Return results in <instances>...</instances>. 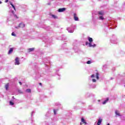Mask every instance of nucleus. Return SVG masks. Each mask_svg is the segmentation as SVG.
Instances as JSON below:
<instances>
[{
  "label": "nucleus",
  "instance_id": "32",
  "mask_svg": "<svg viewBox=\"0 0 125 125\" xmlns=\"http://www.w3.org/2000/svg\"><path fill=\"white\" fill-rule=\"evenodd\" d=\"M8 0H5V2H8Z\"/></svg>",
  "mask_w": 125,
  "mask_h": 125
},
{
  "label": "nucleus",
  "instance_id": "17",
  "mask_svg": "<svg viewBox=\"0 0 125 125\" xmlns=\"http://www.w3.org/2000/svg\"><path fill=\"white\" fill-rule=\"evenodd\" d=\"M26 92H28V93H31V89H27L26 90Z\"/></svg>",
  "mask_w": 125,
  "mask_h": 125
},
{
  "label": "nucleus",
  "instance_id": "16",
  "mask_svg": "<svg viewBox=\"0 0 125 125\" xmlns=\"http://www.w3.org/2000/svg\"><path fill=\"white\" fill-rule=\"evenodd\" d=\"M99 19H100V20H104V18H103V16H101L99 17Z\"/></svg>",
  "mask_w": 125,
  "mask_h": 125
},
{
  "label": "nucleus",
  "instance_id": "26",
  "mask_svg": "<svg viewBox=\"0 0 125 125\" xmlns=\"http://www.w3.org/2000/svg\"><path fill=\"white\" fill-rule=\"evenodd\" d=\"M91 78H94V74H92L91 76Z\"/></svg>",
  "mask_w": 125,
  "mask_h": 125
},
{
  "label": "nucleus",
  "instance_id": "2",
  "mask_svg": "<svg viewBox=\"0 0 125 125\" xmlns=\"http://www.w3.org/2000/svg\"><path fill=\"white\" fill-rule=\"evenodd\" d=\"M74 19L75 21H79V18L77 17V14H74Z\"/></svg>",
  "mask_w": 125,
  "mask_h": 125
},
{
  "label": "nucleus",
  "instance_id": "28",
  "mask_svg": "<svg viewBox=\"0 0 125 125\" xmlns=\"http://www.w3.org/2000/svg\"><path fill=\"white\" fill-rule=\"evenodd\" d=\"M96 46V45L95 44L92 45V46L93 47H95V46Z\"/></svg>",
  "mask_w": 125,
  "mask_h": 125
},
{
  "label": "nucleus",
  "instance_id": "11",
  "mask_svg": "<svg viewBox=\"0 0 125 125\" xmlns=\"http://www.w3.org/2000/svg\"><path fill=\"white\" fill-rule=\"evenodd\" d=\"M8 87H9V84L7 83L5 86L6 90H7L8 89Z\"/></svg>",
  "mask_w": 125,
  "mask_h": 125
},
{
  "label": "nucleus",
  "instance_id": "1",
  "mask_svg": "<svg viewBox=\"0 0 125 125\" xmlns=\"http://www.w3.org/2000/svg\"><path fill=\"white\" fill-rule=\"evenodd\" d=\"M15 65H19L20 64V62L19 61V58L16 57L15 60Z\"/></svg>",
  "mask_w": 125,
  "mask_h": 125
},
{
  "label": "nucleus",
  "instance_id": "9",
  "mask_svg": "<svg viewBox=\"0 0 125 125\" xmlns=\"http://www.w3.org/2000/svg\"><path fill=\"white\" fill-rule=\"evenodd\" d=\"M108 101H109V98H107L105 100H104L103 102V104H106L107 103V102H108Z\"/></svg>",
  "mask_w": 125,
  "mask_h": 125
},
{
  "label": "nucleus",
  "instance_id": "31",
  "mask_svg": "<svg viewBox=\"0 0 125 125\" xmlns=\"http://www.w3.org/2000/svg\"><path fill=\"white\" fill-rule=\"evenodd\" d=\"M85 44H86V45H87V44H88V42H86Z\"/></svg>",
  "mask_w": 125,
  "mask_h": 125
},
{
  "label": "nucleus",
  "instance_id": "3",
  "mask_svg": "<svg viewBox=\"0 0 125 125\" xmlns=\"http://www.w3.org/2000/svg\"><path fill=\"white\" fill-rule=\"evenodd\" d=\"M66 10V8H59L58 9L59 12H63V11H65Z\"/></svg>",
  "mask_w": 125,
  "mask_h": 125
},
{
  "label": "nucleus",
  "instance_id": "13",
  "mask_svg": "<svg viewBox=\"0 0 125 125\" xmlns=\"http://www.w3.org/2000/svg\"><path fill=\"white\" fill-rule=\"evenodd\" d=\"M52 17L54 18V19H57L58 18V16H55V15H51Z\"/></svg>",
  "mask_w": 125,
  "mask_h": 125
},
{
  "label": "nucleus",
  "instance_id": "18",
  "mask_svg": "<svg viewBox=\"0 0 125 125\" xmlns=\"http://www.w3.org/2000/svg\"><path fill=\"white\" fill-rule=\"evenodd\" d=\"M89 47H92V44H91V42H90L89 43Z\"/></svg>",
  "mask_w": 125,
  "mask_h": 125
},
{
  "label": "nucleus",
  "instance_id": "21",
  "mask_svg": "<svg viewBox=\"0 0 125 125\" xmlns=\"http://www.w3.org/2000/svg\"><path fill=\"white\" fill-rule=\"evenodd\" d=\"M91 63V62L90 61H88L86 62L87 64H90Z\"/></svg>",
  "mask_w": 125,
  "mask_h": 125
},
{
  "label": "nucleus",
  "instance_id": "15",
  "mask_svg": "<svg viewBox=\"0 0 125 125\" xmlns=\"http://www.w3.org/2000/svg\"><path fill=\"white\" fill-rule=\"evenodd\" d=\"M115 114L117 116H121V115L120 114V113H119V111H118L117 110L115 111Z\"/></svg>",
  "mask_w": 125,
  "mask_h": 125
},
{
  "label": "nucleus",
  "instance_id": "22",
  "mask_svg": "<svg viewBox=\"0 0 125 125\" xmlns=\"http://www.w3.org/2000/svg\"><path fill=\"white\" fill-rule=\"evenodd\" d=\"M92 82H93V83H96V80L93 79H92Z\"/></svg>",
  "mask_w": 125,
  "mask_h": 125
},
{
  "label": "nucleus",
  "instance_id": "10",
  "mask_svg": "<svg viewBox=\"0 0 125 125\" xmlns=\"http://www.w3.org/2000/svg\"><path fill=\"white\" fill-rule=\"evenodd\" d=\"M12 52H13V48H11L9 50L8 54H10L11 53H12Z\"/></svg>",
  "mask_w": 125,
  "mask_h": 125
},
{
  "label": "nucleus",
  "instance_id": "25",
  "mask_svg": "<svg viewBox=\"0 0 125 125\" xmlns=\"http://www.w3.org/2000/svg\"><path fill=\"white\" fill-rule=\"evenodd\" d=\"M12 36H14V37H15V36H16V35H15V34L14 33V32H12Z\"/></svg>",
  "mask_w": 125,
  "mask_h": 125
},
{
  "label": "nucleus",
  "instance_id": "35",
  "mask_svg": "<svg viewBox=\"0 0 125 125\" xmlns=\"http://www.w3.org/2000/svg\"><path fill=\"white\" fill-rule=\"evenodd\" d=\"M107 125H110V124H109V123H108V124H107Z\"/></svg>",
  "mask_w": 125,
  "mask_h": 125
},
{
  "label": "nucleus",
  "instance_id": "12",
  "mask_svg": "<svg viewBox=\"0 0 125 125\" xmlns=\"http://www.w3.org/2000/svg\"><path fill=\"white\" fill-rule=\"evenodd\" d=\"M98 14H99V15H104V13L103 11H101L98 12Z\"/></svg>",
  "mask_w": 125,
  "mask_h": 125
},
{
  "label": "nucleus",
  "instance_id": "7",
  "mask_svg": "<svg viewBox=\"0 0 125 125\" xmlns=\"http://www.w3.org/2000/svg\"><path fill=\"white\" fill-rule=\"evenodd\" d=\"M34 50H35V48H31L28 49V52H32V51H34Z\"/></svg>",
  "mask_w": 125,
  "mask_h": 125
},
{
  "label": "nucleus",
  "instance_id": "36",
  "mask_svg": "<svg viewBox=\"0 0 125 125\" xmlns=\"http://www.w3.org/2000/svg\"><path fill=\"white\" fill-rule=\"evenodd\" d=\"M80 125H82V123H80Z\"/></svg>",
  "mask_w": 125,
  "mask_h": 125
},
{
  "label": "nucleus",
  "instance_id": "29",
  "mask_svg": "<svg viewBox=\"0 0 125 125\" xmlns=\"http://www.w3.org/2000/svg\"><path fill=\"white\" fill-rule=\"evenodd\" d=\"M19 83H20V85H22V83L21 82H19Z\"/></svg>",
  "mask_w": 125,
  "mask_h": 125
},
{
  "label": "nucleus",
  "instance_id": "30",
  "mask_svg": "<svg viewBox=\"0 0 125 125\" xmlns=\"http://www.w3.org/2000/svg\"><path fill=\"white\" fill-rule=\"evenodd\" d=\"M39 84L40 85H41L42 86V84L41 83H39Z\"/></svg>",
  "mask_w": 125,
  "mask_h": 125
},
{
  "label": "nucleus",
  "instance_id": "23",
  "mask_svg": "<svg viewBox=\"0 0 125 125\" xmlns=\"http://www.w3.org/2000/svg\"><path fill=\"white\" fill-rule=\"evenodd\" d=\"M18 92L20 93H23V92L21 90H19Z\"/></svg>",
  "mask_w": 125,
  "mask_h": 125
},
{
  "label": "nucleus",
  "instance_id": "19",
  "mask_svg": "<svg viewBox=\"0 0 125 125\" xmlns=\"http://www.w3.org/2000/svg\"><path fill=\"white\" fill-rule=\"evenodd\" d=\"M10 105H11V106L14 105V103L11 101H10Z\"/></svg>",
  "mask_w": 125,
  "mask_h": 125
},
{
  "label": "nucleus",
  "instance_id": "6",
  "mask_svg": "<svg viewBox=\"0 0 125 125\" xmlns=\"http://www.w3.org/2000/svg\"><path fill=\"white\" fill-rule=\"evenodd\" d=\"M96 71H97V70ZM96 76L97 80H99V73H98V71L96 73Z\"/></svg>",
  "mask_w": 125,
  "mask_h": 125
},
{
  "label": "nucleus",
  "instance_id": "8",
  "mask_svg": "<svg viewBox=\"0 0 125 125\" xmlns=\"http://www.w3.org/2000/svg\"><path fill=\"white\" fill-rule=\"evenodd\" d=\"M81 122L83 123V124H84V125H86L87 123L86 122H85V120H84V119L82 118Z\"/></svg>",
  "mask_w": 125,
  "mask_h": 125
},
{
  "label": "nucleus",
  "instance_id": "27",
  "mask_svg": "<svg viewBox=\"0 0 125 125\" xmlns=\"http://www.w3.org/2000/svg\"><path fill=\"white\" fill-rule=\"evenodd\" d=\"M14 16H15V17H16V18H17V19H18V17L17 16V15H15Z\"/></svg>",
  "mask_w": 125,
  "mask_h": 125
},
{
  "label": "nucleus",
  "instance_id": "33",
  "mask_svg": "<svg viewBox=\"0 0 125 125\" xmlns=\"http://www.w3.org/2000/svg\"><path fill=\"white\" fill-rule=\"evenodd\" d=\"M14 8V10H16V8H15V7H14V8Z\"/></svg>",
  "mask_w": 125,
  "mask_h": 125
},
{
  "label": "nucleus",
  "instance_id": "34",
  "mask_svg": "<svg viewBox=\"0 0 125 125\" xmlns=\"http://www.w3.org/2000/svg\"><path fill=\"white\" fill-rule=\"evenodd\" d=\"M1 3V1H0V4Z\"/></svg>",
  "mask_w": 125,
  "mask_h": 125
},
{
  "label": "nucleus",
  "instance_id": "20",
  "mask_svg": "<svg viewBox=\"0 0 125 125\" xmlns=\"http://www.w3.org/2000/svg\"><path fill=\"white\" fill-rule=\"evenodd\" d=\"M10 4L12 6L13 8H14V7H15V6H14L13 4H12V2H10Z\"/></svg>",
  "mask_w": 125,
  "mask_h": 125
},
{
  "label": "nucleus",
  "instance_id": "4",
  "mask_svg": "<svg viewBox=\"0 0 125 125\" xmlns=\"http://www.w3.org/2000/svg\"><path fill=\"white\" fill-rule=\"evenodd\" d=\"M19 28H24L25 27V24L21 22L18 25Z\"/></svg>",
  "mask_w": 125,
  "mask_h": 125
},
{
  "label": "nucleus",
  "instance_id": "14",
  "mask_svg": "<svg viewBox=\"0 0 125 125\" xmlns=\"http://www.w3.org/2000/svg\"><path fill=\"white\" fill-rule=\"evenodd\" d=\"M88 40L90 42H92L93 41V40L92 39V38L90 37H88Z\"/></svg>",
  "mask_w": 125,
  "mask_h": 125
},
{
  "label": "nucleus",
  "instance_id": "37",
  "mask_svg": "<svg viewBox=\"0 0 125 125\" xmlns=\"http://www.w3.org/2000/svg\"><path fill=\"white\" fill-rule=\"evenodd\" d=\"M16 28L17 29V27H16Z\"/></svg>",
  "mask_w": 125,
  "mask_h": 125
},
{
  "label": "nucleus",
  "instance_id": "5",
  "mask_svg": "<svg viewBox=\"0 0 125 125\" xmlns=\"http://www.w3.org/2000/svg\"><path fill=\"white\" fill-rule=\"evenodd\" d=\"M102 123V119L100 118L98 120L97 125H101V123Z\"/></svg>",
  "mask_w": 125,
  "mask_h": 125
},
{
  "label": "nucleus",
  "instance_id": "24",
  "mask_svg": "<svg viewBox=\"0 0 125 125\" xmlns=\"http://www.w3.org/2000/svg\"><path fill=\"white\" fill-rule=\"evenodd\" d=\"M53 111H54V115H56V110L55 109H54Z\"/></svg>",
  "mask_w": 125,
  "mask_h": 125
}]
</instances>
